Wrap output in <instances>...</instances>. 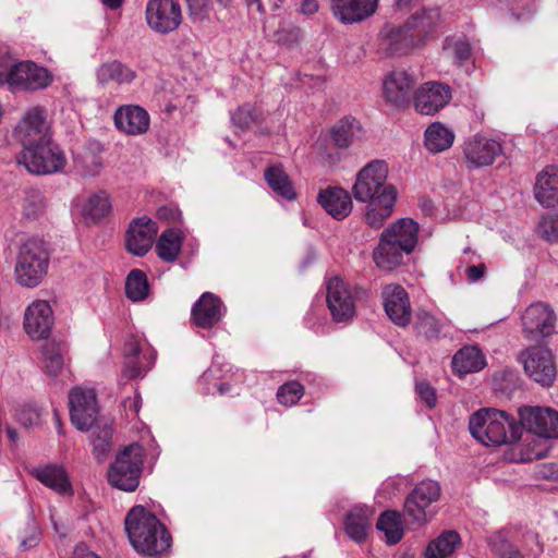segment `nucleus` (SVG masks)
Here are the masks:
<instances>
[{"label":"nucleus","instance_id":"nucleus-1","mask_svg":"<svg viewBox=\"0 0 558 558\" xmlns=\"http://www.w3.org/2000/svg\"><path fill=\"white\" fill-rule=\"evenodd\" d=\"M124 524L129 539L137 553L157 556L171 545V536L165 525L143 506L133 507L128 512Z\"/></svg>","mask_w":558,"mask_h":558},{"label":"nucleus","instance_id":"nucleus-2","mask_svg":"<svg viewBox=\"0 0 558 558\" xmlns=\"http://www.w3.org/2000/svg\"><path fill=\"white\" fill-rule=\"evenodd\" d=\"M471 435L485 446H501L521 438V427L505 411L481 409L469 421Z\"/></svg>","mask_w":558,"mask_h":558},{"label":"nucleus","instance_id":"nucleus-3","mask_svg":"<svg viewBox=\"0 0 558 558\" xmlns=\"http://www.w3.org/2000/svg\"><path fill=\"white\" fill-rule=\"evenodd\" d=\"M50 255L47 243L29 238L20 246L14 268L16 282L26 288L38 287L48 271Z\"/></svg>","mask_w":558,"mask_h":558},{"label":"nucleus","instance_id":"nucleus-4","mask_svg":"<svg viewBox=\"0 0 558 558\" xmlns=\"http://www.w3.org/2000/svg\"><path fill=\"white\" fill-rule=\"evenodd\" d=\"M17 162L28 172L39 175L62 172L68 163L63 149L53 140L25 148L17 156Z\"/></svg>","mask_w":558,"mask_h":558},{"label":"nucleus","instance_id":"nucleus-5","mask_svg":"<svg viewBox=\"0 0 558 558\" xmlns=\"http://www.w3.org/2000/svg\"><path fill=\"white\" fill-rule=\"evenodd\" d=\"M144 452L142 446L132 444L119 452L108 471V482L111 486L134 492L140 484Z\"/></svg>","mask_w":558,"mask_h":558},{"label":"nucleus","instance_id":"nucleus-6","mask_svg":"<svg viewBox=\"0 0 558 558\" xmlns=\"http://www.w3.org/2000/svg\"><path fill=\"white\" fill-rule=\"evenodd\" d=\"M440 485L432 480L422 481L409 493L403 502V515L422 526L437 513L435 504L440 497Z\"/></svg>","mask_w":558,"mask_h":558},{"label":"nucleus","instance_id":"nucleus-7","mask_svg":"<svg viewBox=\"0 0 558 558\" xmlns=\"http://www.w3.org/2000/svg\"><path fill=\"white\" fill-rule=\"evenodd\" d=\"M388 166L383 160H374L363 167L356 174L352 193L357 202H373L381 194H397L393 185L387 184Z\"/></svg>","mask_w":558,"mask_h":558},{"label":"nucleus","instance_id":"nucleus-8","mask_svg":"<svg viewBox=\"0 0 558 558\" xmlns=\"http://www.w3.org/2000/svg\"><path fill=\"white\" fill-rule=\"evenodd\" d=\"M524 373L542 387H549L556 379L557 367L553 352L544 345H532L518 355Z\"/></svg>","mask_w":558,"mask_h":558},{"label":"nucleus","instance_id":"nucleus-9","mask_svg":"<svg viewBox=\"0 0 558 558\" xmlns=\"http://www.w3.org/2000/svg\"><path fill=\"white\" fill-rule=\"evenodd\" d=\"M520 427L545 439H558V412L551 408L524 405L519 409Z\"/></svg>","mask_w":558,"mask_h":558},{"label":"nucleus","instance_id":"nucleus-10","mask_svg":"<svg viewBox=\"0 0 558 558\" xmlns=\"http://www.w3.org/2000/svg\"><path fill=\"white\" fill-rule=\"evenodd\" d=\"M72 424L82 432L89 430L98 421V405L94 389L75 387L69 393Z\"/></svg>","mask_w":558,"mask_h":558},{"label":"nucleus","instance_id":"nucleus-11","mask_svg":"<svg viewBox=\"0 0 558 558\" xmlns=\"http://www.w3.org/2000/svg\"><path fill=\"white\" fill-rule=\"evenodd\" d=\"M14 134L23 149L52 140L46 110L41 107L29 108L16 125Z\"/></svg>","mask_w":558,"mask_h":558},{"label":"nucleus","instance_id":"nucleus-12","mask_svg":"<svg viewBox=\"0 0 558 558\" xmlns=\"http://www.w3.org/2000/svg\"><path fill=\"white\" fill-rule=\"evenodd\" d=\"M327 305L337 323H348L355 316V300L351 284L340 277L327 282Z\"/></svg>","mask_w":558,"mask_h":558},{"label":"nucleus","instance_id":"nucleus-13","mask_svg":"<svg viewBox=\"0 0 558 558\" xmlns=\"http://www.w3.org/2000/svg\"><path fill=\"white\" fill-rule=\"evenodd\" d=\"M502 154V144L497 138L476 134L463 144V157L470 170L492 166Z\"/></svg>","mask_w":558,"mask_h":558},{"label":"nucleus","instance_id":"nucleus-14","mask_svg":"<svg viewBox=\"0 0 558 558\" xmlns=\"http://www.w3.org/2000/svg\"><path fill=\"white\" fill-rule=\"evenodd\" d=\"M524 337L530 341H538L555 331L556 315L543 302L531 304L522 314Z\"/></svg>","mask_w":558,"mask_h":558},{"label":"nucleus","instance_id":"nucleus-15","mask_svg":"<svg viewBox=\"0 0 558 558\" xmlns=\"http://www.w3.org/2000/svg\"><path fill=\"white\" fill-rule=\"evenodd\" d=\"M146 20L149 27L157 33L173 32L182 22L181 5L178 0H149Z\"/></svg>","mask_w":558,"mask_h":558},{"label":"nucleus","instance_id":"nucleus-16","mask_svg":"<svg viewBox=\"0 0 558 558\" xmlns=\"http://www.w3.org/2000/svg\"><path fill=\"white\" fill-rule=\"evenodd\" d=\"M452 98L451 87L440 82H426L414 93L415 110L425 116H433L445 108Z\"/></svg>","mask_w":558,"mask_h":558},{"label":"nucleus","instance_id":"nucleus-17","mask_svg":"<svg viewBox=\"0 0 558 558\" xmlns=\"http://www.w3.org/2000/svg\"><path fill=\"white\" fill-rule=\"evenodd\" d=\"M415 77L404 70L390 72L383 83L384 98L396 108H405L414 96Z\"/></svg>","mask_w":558,"mask_h":558},{"label":"nucleus","instance_id":"nucleus-18","mask_svg":"<svg viewBox=\"0 0 558 558\" xmlns=\"http://www.w3.org/2000/svg\"><path fill=\"white\" fill-rule=\"evenodd\" d=\"M52 323V310L47 301L36 300L27 306L24 314V329L33 340L48 338Z\"/></svg>","mask_w":558,"mask_h":558},{"label":"nucleus","instance_id":"nucleus-19","mask_svg":"<svg viewBox=\"0 0 558 558\" xmlns=\"http://www.w3.org/2000/svg\"><path fill=\"white\" fill-rule=\"evenodd\" d=\"M385 312L400 327H405L411 320V306L407 291L398 284H388L383 289Z\"/></svg>","mask_w":558,"mask_h":558},{"label":"nucleus","instance_id":"nucleus-20","mask_svg":"<svg viewBox=\"0 0 558 558\" xmlns=\"http://www.w3.org/2000/svg\"><path fill=\"white\" fill-rule=\"evenodd\" d=\"M158 228L155 221L142 217L135 219L126 232V248L136 256H144L153 246Z\"/></svg>","mask_w":558,"mask_h":558},{"label":"nucleus","instance_id":"nucleus-21","mask_svg":"<svg viewBox=\"0 0 558 558\" xmlns=\"http://www.w3.org/2000/svg\"><path fill=\"white\" fill-rule=\"evenodd\" d=\"M225 312L222 301L214 293L205 292L192 307V322L199 328L209 329L222 318Z\"/></svg>","mask_w":558,"mask_h":558},{"label":"nucleus","instance_id":"nucleus-22","mask_svg":"<svg viewBox=\"0 0 558 558\" xmlns=\"http://www.w3.org/2000/svg\"><path fill=\"white\" fill-rule=\"evenodd\" d=\"M49 83L50 75L46 69L31 61L14 63L11 87L38 90L47 87Z\"/></svg>","mask_w":558,"mask_h":558},{"label":"nucleus","instance_id":"nucleus-23","mask_svg":"<svg viewBox=\"0 0 558 558\" xmlns=\"http://www.w3.org/2000/svg\"><path fill=\"white\" fill-rule=\"evenodd\" d=\"M123 377L133 379L148 372L154 363L155 355L150 351L143 352L136 337H130L124 344Z\"/></svg>","mask_w":558,"mask_h":558},{"label":"nucleus","instance_id":"nucleus-24","mask_svg":"<svg viewBox=\"0 0 558 558\" xmlns=\"http://www.w3.org/2000/svg\"><path fill=\"white\" fill-rule=\"evenodd\" d=\"M116 126L129 135H142L149 129L148 112L137 105H124L114 112Z\"/></svg>","mask_w":558,"mask_h":558},{"label":"nucleus","instance_id":"nucleus-25","mask_svg":"<svg viewBox=\"0 0 558 558\" xmlns=\"http://www.w3.org/2000/svg\"><path fill=\"white\" fill-rule=\"evenodd\" d=\"M418 45L405 23L398 27L386 25L380 31V49L387 56L404 54Z\"/></svg>","mask_w":558,"mask_h":558},{"label":"nucleus","instance_id":"nucleus-26","mask_svg":"<svg viewBox=\"0 0 558 558\" xmlns=\"http://www.w3.org/2000/svg\"><path fill=\"white\" fill-rule=\"evenodd\" d=\"M333 15L343 24L361 22L375 13L378 0H331Z\"/></svg>","mask_w":558,"mask_h":558},{"label":"nucleus","instance_id":"nucleus-27","mask_svg":"<svg viewBox=\"0 0 558 558\" xmlns=\"http://www.w3.org/2000/svg\"><path fill=\"white\" fill-rule=\"evenodd\" d=\"M374 511L367 507L357 505L350 509L343 520V529L348 537L356 544H363L372 530Z\"/></svg>","mask_w":558,"mask_h":558},{"label":"nucleus","instance_id":"nucleus-28","mask_svg":"<svg viewBox=\"0 0 558 558\" xmlns=\"http://www.w3.org/2000/svg\"><path fill=\"white\" fill-rule=\"evenodd\" d=\"M412 252L380 235L379 242L373 252V259L378 268L393 270L403 265Z\"/></svg>","mask_w":558,"mask_h":558},{"label":"nucleus","instance_id":"nucleus-29","mask_svg":"<svg viewBox=\"0 0 558 558\" xmlns=\"http://www.w3.org/2000/svg\"><path fill=\"white\" fill-rule=\"evenodd\" d=\"M317 202L335 219L341 220L352 211V199L348 191L339 186L327 187L318 193Z\"/></svg>","mask_w":558,"mask_h":558},{"label":"nucleus","instance_id":"nucleus-30","mask_svg":"<svg viewBox=\"0 0 558 558\" xmlns=\"http://www.w3.org/2000/svg\"><path fill=\"white\" fill-rule=\"evenodd\" d=\"M102 147L98 142H89L74 154V168L83 178L96 177L104 168Z\"/></svg>","mask_w":558,"mask_h":558},{"label":"nucleus","instance_id":"nucleus-31","mask_svg":"<svg viewBox=\"0 0 558 558\" xmlns=\"http://www.w3.org/2000/svg\"><path fill=\"white\" fill-rule=\"evenodd\" d=\"M440 22V12L436 8H418L407 20V29L422 45Z\"/></svg>","mask_w":558,"mask_h":558},{"label":"nucleus","instance_id":"nucleus-32","mask_svg":"<svg viewBox=\"0 0 558 558\" xmlns=\"http://www.w3.org/2000/svg\"><path fill=\"white\" fill-rule=\"evenodd\" d=\"M136 76L135 70L118 60L104 62L96 70V81L101 86L109 84L130 85Z\"/></svg>","mask_w":558,"mask_h":558},{"label":"nucleus","instance_id":"nucleus-33","mask_svg":"<svg viewBox=\"0 0 558 558\" xmlns=\"http://www.w3.org/2000/svg\"><path fill=\"white\" fill-rule=\"evenodd\" d=\"M380 235L395 244L414 251L418 241V225L410 218H402L391 223Z\"/></svg>","mask_w":558,"mask_h":558},{"label":"nucleus","instance_id":"nucleus-34","mask_svg":"<svg viewBox=\"0 0 558 558\" xmlns=\"http://www.w3.org/2000/svg\"><path fill=\"white\" fill-rule=\"evenodd\" d=\"M534 195L544 207L554 206L558 201V167H546L536 178Z\"/></svg>","mask_w":558,"mask_h":558},{"label":"nucleus","instance_id":"nucleus-35","mask_svg":"<svg viewBox=\"0 0 558 558\" xmlns=\"http://www.w3.org/2000/svg\"><path fill=\"white\" fill-rule=\"evenodd\" d=\"M32 473L41 484L60 495H71L73 493L68 474L62 466L47 464L35 468Z\"/></svg>","mask_w":558,"mask_h":558},{"label":"nucleus","instance_id":"nucleus-36","mask_svg":"<svg viewBox=\"0 0 558 558\" xmlns=\"http://www.w3.org/2000/svg\"><path fill=\"white\" fill-rule=\"evenodd\" d=\"M485 364L484 354L475 345L463 347L453 355L451 361L452 369L459 376L480 372Z\"/></svg>","mask_w":558,"mask_h":558},{"label":"nucleus","instance_id":"nucleus-37","mask_svg":"<svg viewBox=\"0 0 558 558\" xmlns=\"http://www.w3.org/2000/svg\"><path fill=\"white\" fill-rule=\"evenodd\" d=\"M397 201V194H381V197L367 202L368 206L365 211V222L374 229H379L392 214L393 206Z\"/></svg>","mask_w":558,"mask_h":558},{"label":"nucleus","instance_id":"nucleus-38","mask_svg":"<svg viewBox=\"0 0 558 558\" xmlns=\"http://www.w3.org/2000/svg\"><path fill=\"white\" fill-rule=\"evenodd\" d=\"M65 344L57 341H48L44 344L41 354V369L51 377L57 378L64 369Z\"/></svg>","mask_w":558,"mask_h":558},{"label":"nucleus","instance_id":"nucleus-39","mask_svg":"<svg viewBox=\"0 0 558 558\" xmlns=\"http://www.w3.org/2000/svg\"><path fill=\"white\" fill-rule=\"evenodd\" d=\"M425 147L433 154L449 149L454 141V133L440 122H433L425 130Z\"/></svg>","mask_w":558,"mask_h":558},{"label":"nucleus","instance_id":"nucleus-40","mask_svg":"<svg viewBox=\"0 0 558 558\" xmlns=\"http://www.w3.org/2000/svg\"><path fill=\"white\" fill-rule=\"evenodd\" d=\"M265 181L267 182L269 189L278 196L293 201L296 198V192L294 186L286 173V171L280 166H270L265 170L264 173Z\"/></svg>","mask_w":558,"mask_h":558},{"label":"nucleus","instance_id":"nucleus-41","mask_svg":"<svg viewBox=\"0 0 558 558\" xmlns=\"http://www.w3.org/2000/svg\"><path fill=\"white\" fill-rule=\"evenodd\" d=\"M90 442L93 445V453L98 462L107 459L112 449V425L105 422L96 421L90 427Z\"/></svg>","mask_w":558,"mask_h":558},{"label":"nucleus","instance_id":"nucleus-42","mask_svg":"<svg viewBox=\"0 0 558 558\" xmlns=\"http://www.w3.org/2000/svg\"><path fill=\"white\" fill-rule=\"evenodd\" d=\"M183 236L180 230L169 228L165 230L156 242V253L160 259L173 263L182 247Z\"/></svg>","mask_w":558,"mask_h":558},{"label":"nucleus","instance_id":"nucleus-43","mask_svg":"<svg viewBox=\"0 0 558 558\" xmlns=\"http://www.w3.org/2000/svg\"><path fill=\"white\" fill-rule=\"evenodd\" d=\"M376 527L385 534L388 545H396L403 537L401 513L397 510L384 511L378 518Z\"/></svg>","mask_w":558,"mask_h":558},{"label":"nucleus","instance_id":"nucleus-44","mask_svg":"<svg viewBox=\"0 0 558 558\" xmlns=\"http://www.w3.org/2000/svg\"><path fill=\"white\" fill-rule=\"evenodd\" d=\"M360 131L359 121L353 117H345L332 126L330 135L338 148H348L357 137Z\"/></svg>","mask_w":558,"mask_h":558},{"label":"nucleus","instance_id":"nucleus-45","mask_svg":"<svg viewBox=\"0 0 558 558\" xmlns=\"http://www.w3.org/2000/svg\"><path fill=\"white\" fill-rule=\"evenodd\" d=\"M111 210L110 197L105 191L92 194L83 206L82 214L86 221L97 222Z\"/></svg>","mask_w":558,"mask_h":558},{"label":"nucleus","instance_id":"nucleus-46","mask_svg":"<svg viewBox=\"0 0 558 558\" xmlns=\"http://www.w3.org/2000/svg\"><path fill=\"white\" fill-rule=\"evenodd\" d=\"M459 544V534L456 531H446L428 544L425 556L426 558H446L456 550Z\"/></svg>","mask_w":558,"mask_h":558},{"label":"nucleus","instance_id":"nucleus-47","mask_svg":"<svg viewBox=\"0 0 558 558\" xmlns=\"http://www.w3.org/2000/svg\"><path fill=\"white\" fill-rule=\"evenodd\" d=\"M149 286L146 275L140 269H132L125 280V294L133 302H141L148 295Z\"/></svg>","mask_w":558,"mask_h":558},{"label":"nucleus","instance_id":"nucleus-48","mask_svg":"<svg viewBox=\"0 0 558 558\" xmlns=\"http://www.w3.org/2000/svg\"><path fill=\"white\" fill-rule=\"evenodd\" d=\"M444 324L429 312L420 308L416 312L415 329L427 340L438 339Z\"/></svg>","mask_w":558,"mask_h":558},{"label":"nucleus","instance_id":"nucleus-49","mask_svg":"<svg viewBox=\"0 0 558 558\" xmlns=\"http://www.w3.org/2000/svg\"><path fill=\"white\" fill-rule=\"evenodd\" d=\"M46 202L40 191L29 190L22 203L23 217L27 220H36L44 215Z\"/></svg>","mask_w":558,"mask_h":558},{"label":"nucleus","instance_id":"nucleus-50","mask_svg":"<svg viewBox=\"0 0 558 558\" xmlns=\"http://www.w3.org/2000/svg\"><path fill=\"white\" fill-rule=\"evenodd\" d=\"M446 50L453 59L456 64H462L471 58V45L464 39L447 38L444 43Z\"/></svg>","mask_w":558,"mask_h":558},{"label":"nucleus","instance_id":"nucleus-51","mask_svg":"<svg viewBox=\"0 0 558 558\" xmlns=\"http://www.w3.org/2000/svg\"><path fill=\"white\" fill-rule=\"evenodd\" d=\"M304 395V387L299 381H289L280 386L277 392V399L279 403L291 407L298 403V401Z\"/></svg>","mask_w":558,"mask_h":558},{"label":"nucleus","instance_id":"nucleus-52","mask_svg":"<svg viewBox=\"0 0 558 558\" xmlns=\"http://www.w3.org/2000/svg\"><path fill=\"white\" fill-rule=\"evenodd\" d=\"M255 119V108L250 104H245L239 107L234 112L231 113L232 124L241 131L247 130L253 124Z\"/></svg>","mask_w":558,"mask_h":558},{"label":"nucleus","instance_id":"nucleus-53","mask_svg":"<svg viewBox=\"0 0 558 558\" xmlns=\"http://www.w3.org/2000/svg\"><path fill=\"white\" fill-rule=\"evenodd\" d=\"M16 420L25 427L38 426L41 421V411L34 404H24L17 411Z\"/></svg>","mask_w":558,"mask_h":558},{"label":"nucleus","instance_id":"nucleus-54","mask_svg":"<svg viewBox=\"0 0 558 558\" xmlns=\"http://www.w3.org/2000/svg\"><path fill=\"white\" fill-rule=\"evenodd\" d=\"M274 37L278 44L290 47L300 40L301 29L293 25L280 26Z\"/></svg>","mask_w":558,"mask_h":558},{"label":"nucleus","instance_id":"nucleus-55","mask_svg":"<svg viewBox=\"0 0 558 558\" xmlns=\"http://www.w3.org/2000/svg\"><path fill=\"white\" fill-rule=\"evenodd\" d=\"M186 3L193 21L202 22L208 19L211 11L210 0H186Z\"/></svg>","mask_w":558,"mask_h":558},{"label":"nucleus","instance_id":"nucleus-56","mask_svg":"<svg viewBox=\"0 0 558 558\" xmlns=\"http://www.w3.org/2000/svg\"><path fill=\"white\" fill-rule=\"evenodd\" d=\"M543 235L548 241L558 240V213L548 215L541 222Z\"/></svg>","mask_w":558,"mask_h":558},{"label":"nucleus","instance_id":"nucleus-57","mask_svg":"<svg viewBox=\"0 0 558 558\" xmlns=\"http://www.w3.org/2000/svg\"><path fill=\"white\" fill-rule=\"evenodd\" d=\"M415 390L418 397L426 403L427 407L433 408L436 405V391L428 383L417 381Z\"/></svg>","mask_w":558,"mask_h":558},{"label":"nucleus","instance_id":"nucleus-58","mask_svg":"<svg viewBox=\"0 0 558 558\" xmlns=\"http://www.w3.org/2000/svg\"><path fill=\"white\" fill-rule=\"evenodd\" d=\"M401 487V480L398 477H388L383 482L380 488L378 489V496L384 499H391L395 497Z\"/></svg>","mask_w":558,"mask_h":558},{"label":"nucleus","instance_id":"nucleus-59","mask_svg":"<svg viewBox=\"0 0 558 558\" xmlns=\"http://www.w3.org/2000/svg\"><path fill=\"white\" fill-rule=\"evenodd\" d=\"M27 531H28V535L21 537V543H20V546L24 550L34 548L39 542V531L34 521H29L27 523Z\"/></svg>","mask_w":558,"mask_h":558},{"label":"nucleus","instance_id":"nucleus-60","mask_svg":"<svg viewBox=\"0 0 558 558\" xmlns=\"http://www.w3.org/2000/svg\"><path fill=\"white\" fill-rule=\"evenodd\" d=\"M14 63L5 57H0V84L11 86V76L13 75Z\"/></svg>","mask_w":558,"mask_h":558},{"label":"nucleus","instance_id":"nucleus-61","mask_svg":"<svg viewBox=\"0 0 558 558\" xmlns=\"http://www.w3.org/2000/svg\"><path fill=\"white\" fill-rule=\"evenodd\" d=\"M497 558H522V555L511 543L502 541L497 548Z\"/></svg>","mask_w":558,"mask_h":558},{"label":"nucleus","instance_id":"nucleus-62","mask_svg":"<svg viewBox=\"0 0 558 558\" xmlns=\"http://www.w3.org/2000/svg\"><path fill=\"white\" fill-rule=\"evenodd\" d=\"M485 271H486L485 264L470 266L465 269V277L469 282L473 283V282L481 280L484 277Z\"/></svg>","mask_w":558,"mask_h":558},{"label":"nucleus","instance_id":"nucleus-63","mask_svg":"<svg viewBox=\"0 0 558 558\" xmlns=\"http://www.w3.org/2000/svg\"><path fill=\"white\" fill-rule=\"evenodd\" d=\"M157 216L160 219L175 221L179 219L180 213L170 206H161L157 211Z\"/></svg>","mask_w":558,"mask_h":558},{"label":"nucleus","instance_id":"nucleus-64","mask_svg":"<svg viewBox=\"0 0 558 558\" xmlns=\"http://www.w3.org/2000/svg\"><path fill=\"white\" fill-rule=\"evenodd\" d=\"M141 404H142V398H141L140 393H137V392H135V396L133 399L128 398V399L123 400V402H122L124 410L131 411L134 414L138 413L140 409H141Z\"/></svg>","mask_w":558,"mask_h":558}]
</instances>
